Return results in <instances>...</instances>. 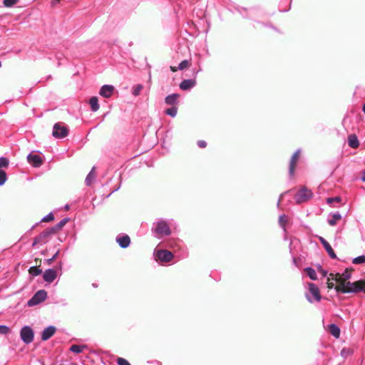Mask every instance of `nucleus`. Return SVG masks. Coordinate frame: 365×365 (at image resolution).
Segmentation results:
<instances>
[{
    "mask_svg": "<svg viewBox=\"0 0 365 365\" xmlns=\"http://www.w3.org/2000/svg\"><path fill=\"white\" fill-rule=\"evenodd\" d=\"M335 289L337 292L343 294H357L359 292L365 293V282L364 280H358L354 282H341L335 287Z\"/></svg>",
    "mask_w": 365,
    "mask_h": 365,
    "instance_id": "1",
    "label": "nucleus"
},
{
    "mask_svg": "<svg viewBox=\"0 0 365 365\" xmlns=\"http://www.w3.org/2000/svg\"><path fill=\"white\" fill-rule=\"evenodd\" d=\"M151 231L154 236L158 238L168 236L171 234V230L168 221L163 218L157 219L153 223Z\"/></svg>",
    "mask_w": 365,
    "mask_h": 365,
    "instance_id": "2",
    "label": "nucleus"
},
{
    "mask_svg": "<svg viewBox=\"0 0 365 365\" xmlns=\"http://www.w3.org/2000/svg\"><path fill=\"white\" fill-rule=\"evenodd\" d=\"M305 297L309 303L320 302L322 295L318 286L312 282L307 283V292L305 293Z\"/></svg>",
    "mask_w": 365,
    "mask_h": 365,
    "instance_id": "3",
    "label": "nucleus"
},
{
    "mask_svg": "<svg viewBox=\"0 0 365 365\" xmlns=\"http://www.w3.org/2000/svg\"><path fill=\"white\" fill-rule=\"evenodd\" d=\"M313 197V192L306 187L301 188L294 195L297 204L305 202Z\"/></svg>",
    "mask_w": 365,
    "mask_h": 365,
    "instance_id": "4",
    "label": "nucleus"
},
{
    "mask_svg": "<svg viewBox=\"0 0 365 365\" xmlns=\"http://www.w3.org/2000/svg\"><path fill=\"white\" fill-rule=\"evenodd\" d=\"M20 337L24 344H31L34 338V330L29 325L24 326L20 330Z\"/></svg>",
    "mask_w": 365,
    "mask_h": 365,
    "instance_id": "5",
    "label": "nucleus"
},
{
    "mask_svg": "<svg viewBox=\"0 0 365 365\" xmlns=\"http://www.w3.org/2000/svg\"><path fill=\"white\" fill-rule=\"evenodd\" d=\"M47 297V292L44 289L37 291L27 302L29 307H34L43 302Z\"/></svg>",
    "mask_w": 365,
    "mask_h": 365,
    "instance_id": "6",
    "label": "nucleus"
},
{
    "mask_svg": "<svg viewBox=\"0 0 365 365\" xmlns=\"http://www.w3.org/2000/svg\"><path fill=\"white\" fill-rule=\"evenodd\" d=\"M68 134V129L66 125L57 123L54 124L52 135L56 138H63Z\"/></svg>",
    "mask_w": 365,
    "mask_h": 365,
    "instance_id": "7",
    "label": "nucleus"
},
{
    "mask_svg": "<svg viewBox=\"0 0 365 365\" xmlns=\"http://www.w3.org/2000/svg\"><path fill=\"white\" fill-rule=\"evenodd\" d=\"M351 277V270L349 268H346L344 271L341 274H337L336 276L334 277V274H330L328 277V280L329 281L331 279L332 280L336 281L338 284L341 282H346V281L349 279Z\"/></svg>",
    "mask_w": 365,
    "mask_h": 365,
    "instance_id": "8",
    "label": "nucleus"
},
{
    "mask_svg": "<svg viewBox=\"0 0 365 365\" xmlns=\"http://www.w3.org/2000/svg\"><path fill=\"white\" fill-rule=\"evenodd\" d=\"M155 257L161 262H170L174 258V255L167 250H158L155 252Z\"/></svg>",
    "mask_w": 365,
    "mask_h": 365,
    "instance_id": "9",
    "label": "nucleus"
},
{
    "mask_svg": "<svg viewBox=\"0 0 365 365\" xmlns=\"http://www.w3.org/2000/svg\"><path fill=\"white\" fill-rule=\"evenodd\" d=\"M116 242L118 244L119 247L125 249L128 248L130 245V238L126 234H120L116 237Z\"/></svg>",
    "mask_w": 365,
    "mask_h": 365,
    "instance_id": "10",
    "label": "nucleus"
},
{
    "mask_svg": "<svg viewBox=\"0 0 365 365\" xmlns=\"http://www.w3.org/2000/svg\"><path fill=\"white\" fill-rule=\"evenodd\" d=\"M27 160L34 168H39L43 164V160L41 156L33 153L27 155Z\"/></svg>",
    "mask_w": 365,
    "mask_h": 365,
    "instance_id": "11",
    "label": "nucleus"
},
{
    "mask_svg": "<svg viewBox=\"0 0 365 365\" xmlns=\"http://www.w3.org/2000/svg\"><path fill=\"white\" fill-rule=\"evenodd\" d=\"M115 88L112 85H103L100 91L99 94L106 98L111 97L114 93Z\"/></svg>",
    "mask_w": 365,
    "mask_h": 365,
    "instance_id": "12",
    "label": "nucleus"
},
{
    "mask_svg": "<svg viewBox=\"0 0 365 365\" xmlns=\"http://www.w3.org/2000/svg\"><path fill=\"white\" fill-rule=\"evenodd\" d=\"M318 238H319V242L322 243L324 248L328 253L329 256L331 259H336L337 257H336L334 250L332 249L331 246L329 245V243L323 237L319 236Z\"/></svg>",
    "mask_w": 365,
    "mask_h": 365,
    "instance_id": "13",
    "label": "nucleus"
},
{
    "mask_svg": "<svg viewBox=\"0 0 365 365\" xmlns=\"http://www.w3.org/2000/svg\"><path fill=\"white\" fill-rule=\"evenodd\" d=\"M56 327L53 325H50L45 328L41 332V340L47 341L56 332Z\"/></svg>",
    "mask_w": 365,
    "mask_h": 365,
    "instance_id": "14",
    "label": "nucleus"
},
{
    "mask_svg": "<svg viewBox=\"0 0 365 365\" xmlns=\"http://www.w3.org/2000/svg\"><path fill=\"white\" fill-rule=\"evenodd\" d=\"M50 236L47 233L46 230H44L43 232H41L38 236H36L34 239V242L32 243V246L35 247L38 244H45L48 242V237Z\"/></svg>",
    "mask_w": 365,
    "mask_h": 365,
    "instance_id": "15",
    "label": "nucleus"
},
{
    "mask_svg": "<svg viewBox=\"0 0 365 365\" xmlns=\"http://www.w3.org/2000/svg\"><path fill=\"white\" fill-rule=\"evenodd\" d=\"M57 277L56 271L52 268L46 269L43 274V279L46 282H53Z\"/></svg>",
    "mask_w": 365,
    "mask_h": 365,
    "instance_id": "16",
    "label": "nucleus"
},
{
    "mask_svg": "<svg viewBox=\"0 0 365 365\" xmlns=\"http://www.w3.org/2000/svg\"><path fill=\"white\" fill-rule=\"evenodd\" d=\"M180 94L172 93L165 98V103L170 106H178L179 105Z\"/></svg>",
    "mask_w": 365,
    "mask_h": 365,
    "instance_id": "17",
    "label": "nucleus"
},
{
    "mask_svg": "<svg viewBox=\"0 0 365 365\" xmlns=\"http://www.w3.org/2000/svg\"><path fill=\"white\" fill-rule=\"evenodd\" d=\"M196 85L195 79H186L183 80L179 85L182 91H189L194 88Z\"/></svg>",
    "mask_w": 365,
    "mask_h": 365,
    "instance_id": "18",
    "label": "nucleus"
},
{
    "mask_svg": "<svg viewBox=\"0 0 365 365\" xmlns=\"http://www.w3.org/2000/svg\"><path fill=\"white\" fill-rule=\"evenodd\" d=\"M299 153H300V150H296L290 159L289 167V174L291 177L293 176V175H294L297 160L298 158Z\"/></svg>",
    "mask_w": 365,
    "mask_h": 365,
    "instance_id": "19",
    "label": "nucleus"
},
{
    "mask_svg": "<svg viewBox=\"0 0 365 365\" xmlns=\"http://www.w3.org/2000/svg\"><path fill=\"white\" fill-rule=\"evenodd\" d=\"M348 145L352 148H356L359 145V141L356 135H350L348 137Z\"/></svg>",
    "mask_w": 365,
    "mask_h": 365,
    "instance_id": "20",
    "label": "nucleus"
},
{
    "mask_svg": "<svg viewBox=\"0 0 365 365\" xmlns=\"http://www.w3.org/2000/svg\"><path fill=\"white\" fill-rule=\"evenodd\" d=\"M329 331L331 333V334L334 336L335 338L339 337L341 331L339 327L336 324H331L329 326Z\"/></svg>",
    "mask_w": 365,
    "mask_h": 365,
    "instance_id": "21",
    "label": "nucleus"
},
{
    "mask_svg": "<svg viewBox=\"0 0 365 365\" xmlns=\"http://www.w3.org/2000/svg\"><path fill=\"white\" fill-rule=\"evenodd\" d=\"M95 169L96 168L93 167L86 178L85 183L87 186H90L92 184L93 180L96 178Z\"/></svg>",
    "mask_w": 365,
    "mask_h": 365,
    "instance_id": "22",
    "label": "nucleus"
},
{
    "mask_svg": "<svg viewBox=\"0 0 365 365\" xmlns=\"http://www.w3.org/2000/svg\"><path fill=\"white\" fill-rule=\"evenodd\" d=\"M89 104L93 112H96L99 109L98 99L96 96H93L90 98Z\"/></svg>",
    "mask_w": 365,
    "mask_h": 365,
    "instance_id": "23",
    "label": "nucleus"
},
{
    "mask_svg": "<svg viewBox=\"0 0 365 365\" xmlns=\"http://www.w3.org/2000/svg\"><path fill=\"white\" fill-rule=\"evenodd\" d=\"M341 218V215L339 212L332 214L331 217L328 219V223L331 226H334L337 221Z\"/></svg>",
    "mask_w": 365,
    "mask_h": 365,
    "instance_id": "24",
    "label": "nucleus"
},
{
    "mask_svg": "<svg viewBox=\"0 0 365 365\" xmlns=\"http://www.w3.org/2000/svg\"><path fill=\"white\" fill-rule=\"evenodd\" d=\"M304 271L307 273V276L312 280H316L317 279V274L314 268H312L311 267H307L304 269Z\"/></svg>",
    "mask_w": 365,
    "mask_h": 365,
    "instance_id": "25",
    "label": "nucleus"
},
{
    "mask_svg": "<svg viewBox=\"0 0 365 365\" xmlns=\"http://www.w3.org/2000/svg\"><path fill=\"white\" fill-rule=\"evenodd\" d=\"M87 348V345H77V344H73L72 345L69 350L75 354H80L81 353L84 349H86Z\"/></svg>",
    "mask_w": 365,
    "mask_h": 365,
    "instance_id": "26",
    "label": "nucleus"
},
{
    "mask_svg": "<svg viewBox=\"0 0 365 365\" xmlns=\"http://www.w3.org/2000/svg\"><path fill=\"white\" fill-rule=\"evenodd\" d=\"M178 106H171L165 110L164 113L172 118H175L178 113Z\"/></svg>",
    "mask_w": 365,
    "mask_h": 365,
    "instance_id": "27",
    "label": "nucleus"
},
{
    "mask_svg": "<svg viewBox=\"0 0 365 365\" xmlns=\"http://www.w3.org/2000/svg\"><path fill=\"white\" fill-rule=\"evenodd\" d=\"M29 272L31 275L36 277L42 273V269L37 266H33L29 268Z\"/></svg>",
    "mask_w": 365,
    "mask_h": 365,
    "instance_id": "28",
    "label": "nucleus"
},
{
    "mask_svg": "<svg viewBox=\"0 0 365 365\" xmlns=\"http://www.w3.org/2000/svg\"><path fill=\"white\" fill-rule=\"evenodd\" d=\"M352 354H353V351L351 349L346 348V347L343 348L340 352L341 356L343 357L344 359H346L348 356H349Z\"/></svg>",
    "mask_w": 365,
    "mask_h": 365,
    "instance_id": "29",
    "label": "nucleus"
},
{
    "mask_svg": "<svg viewBox=\"0 0 365 365\" xmlns=\"http://www.w3.org/2000/svg\"><path fill=\"white\" fill-rule=\"evenodd\" d=\"M143 88V86L142 84H137V85L134 86L132 89V94L134 96H139L140 93V91H142Z\"/></svg>",
    "mask_w": 365,
    "mask_h": 365,
    "instance_id": "30",
    "label": "nucleus"
},
{
    "mask_svg": "<svg viewBox=\"0 0 365 365\" xmlns=\"http://www.w3.org/2000/svg\"><path fill=\"white\" fill-rule=\"evenodd\" d=\"M7 180V175L6 173L0 169V186H2L5 184Z\"/></svg>",
    "mask_w": 365,
    "mask_h": 365,
    "instance_id": "31",
    "label": "nucleus"
},
{
    "mask_svg": "<svg viewBox=\"0 0 365 365\" xmlns=\"http://www.w3.org/2000/svg\"><path fill=\"white\" fill-rule=\"evenodd\" d=\"M70 220L69 217H65L62 219L60 222H58L55 226L58 230L62 229L65 225Z\"/></svg>",
    "mask_w": 365,
    "mask_h": 365,
    "instance_id": "32",
    "label": "nucleus"
},
{
    "mask_svg": "<svg viewBox=\"0 0 365 365\" xmlns=\"http://www.w3.org/2000/svg\"><path fill=\"white\" fill-rule=\"evenodd\" d=\"M353 264H359L365 263V255H360L353 259Z\"/></svg>",
    "mask_w": 365,
    "mask_h": 365,
    "instance_id": "33",
    "label": "nucleus"
},
{
    "mask_svg": "<svg viewBox=\"0 0 365 365\" xmlns=\"http://www.w3.org/2000/svg\"><path fill=\"white\" fill-rule=\"evenodd\" d=\"M9 159L6 157H1L0 158V169L2 168H6L9 166Z\"/></svg>",
    "mask_w": 365,
    "mask_h": 365,
    "instance_id": "34",
    "label": "nucleus"
},
{
    "mask_svg": "<svg viewBox=\"0 0 365 365\" xmlns=\"http://www.w3.org/2000/svg\"><path fill=\"white\" fill-rule=\"evenodd\" d=\"M54 220V215L53 212H49L41 219V222H50Z\"/></svg>",
    "mask_w": 365,
    "mask_h": 365,
    "instance_id": "35",
    "label": "nucleus"
},
{
    "mask_svg": "<svg viewBox=\"0 0 365 365\" xmlns=\"http://www.w3.org/2000/svg\"><path fill=\"white\" fill-rule=\"evenodd\" d=\"M287 216L285 215H282L279 216V224L280 225L281 227L284 228V226H285V224L287 223Z\"/></svg>",
    "mask_w": 365,
    "mask_h": 365,
    "instance_id": "36",
    "label": "nucleus"
},
{
    "mask_svg": "<svg viewBox=\"0 0 365 365\" xmlns=\"http://www.w3.org/2000/svg\"><path fill=\"white\" fill-rule=\"evenodd\" d=\"M10 331V328L6 325L0 324V334H7Z\"/></svg>",
    "mask_w": 365,
    "mask_h": 365,
    "instance_id": "37",
    "label": "nucleus"
},
{
    "mask_svg": "<svg viewBox=\"0 0 365 365\" xmlns=\"http://www.w3.org/2000/svg\"><path fill=\"white\" fill-rule=\"evenodd\" d=\"M46 230L49 236L56 234L58 231V230L57 228H56L55 225L53 227L46 228Z\"/></svg>",
    "mask_w": 365,
    "mask_h": 365,
    "instance_id": "38",
    "label": "nucleus"
},
{
    "mask_svg": "<svg viewBox=\"0 0 365 365\" xmlns=\"http://www.w3.org/2000/svg\"><path fill=\"white\" fill-rule=\"evenodd\" d=\"M116 361L118 365H131L128 360L121 357H118Z\"/></svg>",
    "mask_w": 365,
    "mask_h": 365,
    "instance_id": "39",
    "label": "nucleus"
},
{
    "mask_svg": "<svg viewBox=\"0 0 365 365\" xmlns=\"http://www.w3.org/2000/svg\"><path fill=\"white\" fill-rule=\"evenodd\" d=\"M17 2V0H4V5L6 7H11L15 5Z\"/></svg>",
    "mask_w": 365,
    "mask_h": 365,
    "instance_id": "40",
    "label": "nucleus"
},
{
    "mask_svg": "<svg viewBox=\"0 0 365 365\" xmlns=\"http://www.w3.org/2000/svg\"><path fill=\"white\" fill-rule=\"evenodd\" d=\"M187 66H188V61L183 60L179 63L178 68L179 70H183L184 68H187Z\"/></svg>",
    "mask_w": 365,
    "mask_h": 365,
    "instance_id": "41",
    "label": "nucleus"
},
{
    "mask_svg": "<svg viewBox=\"0 0 365 365\" xmlns=\"http://www.w3.org/2000/svg\"><path fill=\"white\" fill-rule=\"evenodd\" d=\"M341 197H328V198L327 199V202L328 204H331V203H332V202H341Z\"/></svg>",
    "mask_w": 365,
    "mask_h": 365,
    "instance_id": "42",
    "label": "nucleus"
},
{
    "mask_svg": "<svg viewBox=\"0 0 365 365\" xmlns=\"http://www.w3.org/2000/svg\"><path fill=\"white\" fill-rule=\"evenodd\" d=\"M239 12L240 13L243 18H250V16L247 15V10L246 9L242 8L240 10L239 9Z\"/></svg>",
    "mask_w": 365,
    "mask_h": 365,
    "instance_id": "43",
    "label": "nucleus"
},
{
    "mask_svg": "<svg viewBox=\"0 0 365 365\" xmlns=\"http://www.w3.org/2000/svg\"><path fill=\"white\" fill-rule=\"evenodd\" d=\"M197 145L201 148H205L207 146V143L205 140H200L197 142Z\"/></svg>",
    "mask_w": 365,
    "mask_h": 365,
    "instance_id": "44",
    "label": "nucleus"
},
{
    "mask_svg": "<svg viewBox=\"0 0 365 365\" xmlns=\"http://www.w3.org/2000/svg\"><path fill=\"white\" fill-rule=\"evenodd\" d=\"M58 252H58V251H57V252H56V253L52 256V257H51V258H50V259H48L47 260V262H48V264H51V262H52L55 259H56V257H58Z\"/></svg>",
    "mask_w": 365,
    "mask_h": 365,
    "instance_id": "45",
    "label": "nucleus"
},
{
    "mask_svg": "<svg viewBox=\"0 0 365 365\" xmlns=\"http://www.w3.org/2000/svg\"><path fill=\"white\" fill-rule=\"evenodd\" d=\"M282 1L289 4V8L287 9L281 10V11L286 12V11H289L291 8L292 0H282Z\"/></svg>",
    "mask_w": 365,
    "mask_h": 365,
    "instance_id": "46",
    "label": "nucleus"
},
{
    "mask_svg": "<svg viewBox=\"0 0 365 365\" xmlns=\"http://www.w3.org/2000/svg\"><path fill=\"white\" fill-rule=\"evenodd\" d=\"M327 287H328L329 289H333V288H334V289H335V287H334V282H328V286H327Z\"/></svg>",
    "mask_w": 365,
    "mask_h": 365,
    "instance_id": "47",
    "label": "nucleus"
},
{
    "mask_svg": "<svg viewBox=\"0 0 365 365\" xmlns=\"http://www.w3.org/2000/svg\"><path fill=\"white\" fill-rule=\"evenodd\" d=\"M361 180L363 181V182H365V169L363 170L362 172V175H361Z\"/></svg>",
    "mask_w": 365,
    "mask_h": 365,
    "instance_id": "48",
    "label": "nucleus"
},
{
    "mask_svg": "<svg viewBox=\"0 0 365 365\" xmlns=\"http://www.w3.org/2000/svg\"><path fill=\"white\" fill-rule=\"evenodd\" d=\"M120 185H119L117 187H115V188L112 191V192H115V191L118 190L120 189Z\"/></svg>",
    "mask_w": 365,
    "mask_h": 365,
    "instance_id": "49",
    "label": "nucleus"
},
{
    "mask_svg": "<svg viewBox=\"0 0 365 365\" xmlns=\"http://www.w3.org/2000/svg\"><path fill=\"white\" fill-rule=\"evenodd\" d=\"M282 195H283V194H282V195H280V197H279V200H278V202H277V206H279V204H280L281 197H282Z\"/></svg>",
    "mask_w": 365,
    "mask_h": 365,
    "instance_id": "50",
    "label": "nucleus"
},
{
    "mask_svg": "<svg viewBox=\"0 0 365 365\" xmlns=\"http://www.w3.org/2000/svg\"><path fill=\"white\" fill-rule=\"evenodd\" d=\"M362 111L364 112V113L365 114V103L363 104V106H362Z\"/></svg>",
    "mask_w": 365,
    "mask_h": 365,
    "instance_id": "51",
    "label": "nucleus"
},
{
    "mask_svg": "<svg viewBox=\"0 0 365 365\" xmlns=\"http://www.w3.org/2000/svg\"><path fill=\"white\" fill-rule=\"evenodd\" d=\"M69 208H70L69 205H65V210H68Z\"/></svg>",
    "mask_w": 365,
    "mask_h": 365,
    "instance_id": "52",
    "label": "nucleus"
},
{
    "mask_svg": "<svg viewBox=\"0 0 365 365\" xmlns=\"http://www.w3.org/2000/svg\"><path fill=\"white\" fill-rule=\"evenodd\" d=\"M170 68H171V70H172L173 71H177V69H176L175 68H174V67H172V66H171V67H170Z\"/></svg>",
    "mask_w": 365,
    "mask_h": 365,
    "instance_id": "53",
    "label": "nucleus"
},
{
    "mask_svg": "<svg viewBox=\"0 0 365 365\" xmlns=\"http://www.w3.org/2000/svg\"><path fill=\"white\" fill-rule=\"evenodd\" d=\"M293 263L296 264L297 262H296V259L295 258H293Z\"/></svg>",
    "mask_w": 365,
    "mask_h": 365,
    "instance_id": "54",
    "label": "nucleus"
},
{
    "mask_svg": "<svg viewBox=\"0 0 365 365\" xmlns=\"http://www.w3.org/2000/svg\"><path fill=\"white\" fill-rule=\"evenodd\" d=\"M60 0H54L53 1V3H57V2H59Z\"/></svg>",
    "mask_w": 365,
    "mask_h": 365,
    "instance_id": "55",
    "label": "nucleus"
},
{
    "mask_svg": "<svg viewBox=\"0 0 365 365\" xmlns=\"http://www.w3.org/2000/svg\"><path fill=\"white\" fill-rule=\"evenodd\" d=\"M93 287H97V285L96 284H93Z\"/></svg>",
    "mask_w": 365,
    "mask_h": 365,
    "instance_id": "56",
    "label": "nucleus"
},
{
    "mask_svg": "<svg viewBox=\"0 0 365 365\" xmlns=\"http://www.w3.org/2000/svg\"><path fill=\"white\" fill-rule=\"evenodd\" d=\"M323 274L326 275L327 274V272H323Z\"/></svg>",
    "mask_w": 365,
    "mask_h": 365,
    "instance_id": "57",
    "label": "nucleus"
}]
</instances>
